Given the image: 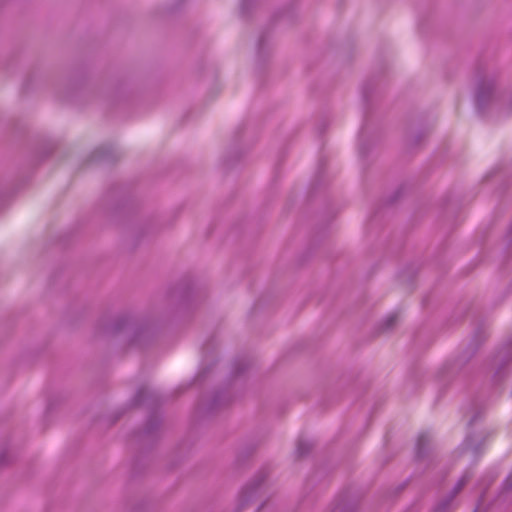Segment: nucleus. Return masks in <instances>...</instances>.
<instances>
[{
  "label": "nucleus",
  "instance_id": "4",
  "mask_svg": "<svg viewBox=\"0 0 512 512\" xmlns=\"http://www.w3.org/2000/svg\"><path fill=\"white\" fill-rule=\"evenodd\" d=\"M416 463L419 467L433 468L436 465V455L432 450V436L428 432L419 434L416 442Z\"/></svg>",
  "mask_w": 512,
  "mask_h": 512
},
{
  "label": "nucleus",
  "instance_id": "13",
  "mask_svg": "<svg viewBox=\"0 0 512 512\" xmlns=\"http://www.w3.org/2000/svg\"><path fill=\"white\" fill-rule=\"evenodd\" d=\"M230 401H231V396H230L229 392H227V391L219 392L213 397L211 403L209 404L208 409L211 411L218 409L221 406L228 404Z\"/></svg>",
  "mask_w": 512,
  "mask_h": 512
},
{
  "label": "nucleus",
  "instance_id": "10",
  "mask_svg": "<svg viewBox=\"0 0 512 512\" xmlns=\"http://www.w3.org/2000/svg\"><path fill=\"white\" fill-rule=\"evenodd\" d=\"M475 350L476 346L473 344L468 356L464 355L457 359L454 363H445L439 372L441 381H444L446 378L450 377L459 368V366L462 365L475 352Z\"/></svg>",
  "mask_w": 512,
  "mask_h": 512
},
{
  "label": "nucleus",
  "instance_id": "25",
  "mask_svg": "<svg viewBox=\"0 0 512 512\" xmlns=\"http://www.w3.org/2000/svg\"><path fill=\"white\" fill-rule=\"evenodd\" d=\"M207 373H208V372H207L206 370H204V369L200 370V371L198 372L197 376H196L195 381H196L197 383H201V382H202V381H204V379L206 378Z\"/></svg>",
  "mask_w": 512,
  "mask_h": 512
},
{
  "label": "nucleus",
  "instance_id": "5",
  "mask_svg": "<svg viewBox=\"0 0 512 512\" xmlns=\"http://www.w3.org/2000/svg\"><path fill=\"white\" fill-rule=\"evenodd\" d=\"M493 362L496 365L493 383L498 388L512 369V342L498 351Z\"/></svg>",
  "mask_w": 512,
  "mask_h": 512
},
{
  "label": "nucleus",
  "instance_id": "23",
  "mask_svg": "<svg viewBox=\"0 0 512 512\" xmlns=\"http://www.w3.org/2000/svg\"><path fill=\"white\" fill-rule=\"evenodd\" d=\"M1 461H2V467L5 464H7V463L12 461V457L10 455L9 450L6 447H4L3 444H2V458H1Z\"/></svg>",
  "mask_w": 512,
  "mask_h": 512
},
{
  "label": "nucleus",
  "instance_id": "18",
  "mask_svg": "<svg viewBox=\"0 0 512 512\" xmlns=\"http://www.w3.org/2000/svg\"><path fill=\"white\" fill-rule=\"evenodd\" d=\"M312 449V443L306 439H299L297 442L296 453L299 458L309 454Z\"/></svg>",
  "mask_w": 512,
  "mask_h": 512
},
{
  "label": "nucleus",
  "instance_id": "27",
  "mask_svg": "<svg viewBox=\"0 0 512 512\" xmlns=\"http://www.w3.org/2000/svg\"><path fill=\"white\" fill-rule=\"evenodd\" d=\"M506 237H507L508 241H512V221H511V224L509 225Z\"/></svg>",
  "mask_w": 512,
  "mask_h": 512
},
{
  "label": "nucleus",
  "instance_id": "26",
  "mask_svg": "<svg viewBox=\"0 0 512 512\" xmlns=\"http://www.w3.org/2000/svg\"><path fill=\"white\" fill-rule=\"evenodd\" d=\"M332 512H345V506H343L341 503L337 502L335 504V507L333 508Z\"/></svg>",
  "mask_w": 512,
  "mask_h": 512
},
{
  "label": "nucleus",
  "instance_id": "7",
  "mask_svg": "<svg viewBox=\"0 0 512 512\" xmlns=\"http://www.w3.org/2000/svg\"><path fill=\"white\" fill-rule=\"evenodd\" d=\"M488 432H472L469 431L460 447V450L464 454H470L471 457H476L481 451V447L484 444Z\"/></svg>",
  "mask_w": 512,
  "mask_h": 512
},
{
  "label": "nucleus",
  "instance_id": "21",
  "mask_svg": "<svg viewBox=\"0 0 512 512\" xmlns=\"http://www.w3.org/2000/svg\"><path fill=\"white\" fill-rule=\"evenodd\" d=\"M255 0H241L240 10L243 15L247 14L254 4Z\"/></svg>",
  "mask_w": 512,
  "mask_h": 512
},
{
  "label": "nucleus",
  "instance_id": "12",
  "mask_svg": "<svg viewBox=\"0 0 512 512\" xmlns=\"http://www.w3.org/2000/svg\"><path fill=\"white\" fill-rule=\"evenodd\" d=\"M249 366V361L246 356H239L234 359L232 363L231 375L233 378L241 376Z\"/></svg>",
  "mask_w": 512,
  "mask_h": 512
},
{
  "label": "nucleus",
  "instance_id": "6",
  "mask_svg": "<svg viewBox=\"0 0 512 512\" xmlns=\"http://www.w3.org/2000/svg\"><path fill=\"white\" fill-rule=\"evenodd\" d=\"M472 473L470 470H466L464 474L457 481L450 493L443 498L432 510V512H448L450 507L456 498V496L463 490L468 481L471 479Z\"/></svg>",
  "mask_w": 512,
  "mask_h": 512
},
{
  "label": "nucleus",
  "instance_id": "14",
  "mask_svg": "<svg viewBox=\"0 0 512 512\" xmlns=\"http://www.w3.org/2000/svg\"><path fill=\"white\" fill-rule=\"evenodd\" d=\"M112 159H114V155L110 146L98 147L93 153V160L95 161H110Z\"/></svg>",
  "mask_w": 512,
  "mask_h": 512
},
{
  "label": "nucleus",
  "instance_id": "19",
  "mask_svg": "<svg viewBox=\"0 0 512 512\" xmlns=\"http://www.w3.org/2000/svg\"><path fill=\"white\" fill-rule=\"evenodd\" d=\"M374 88L375 85L373 81H368L362 86V99L366 107L369 105L370 97L374 91Z\"/></svg>",
  "mask_w": 512,
  "mask_h": 512
},
{
  "label": "nucleus",
  "instance_id": "17",
  "mask_svg": "<svg viewBox=\"0 0 512 512\" xmlns=\"http://www.w3.org/2000/svg\"><path fill=\"white\" fill-rule=\"evenodd\" d=\"M194 288L192 284L185 282L180 285L177 294L183 303L189 302L193 296Z\"/></svg>",
  "mask_w": 512,
  "mask_h": 512
},
{
  "label": "nucleus",
  "instance_id": "8",
  "mask_svg": "<svg viewBox=\"0 0 512 512\" xmlns=\"http://www.w3.org/2000/svg\"><path fill=\"white\" fill-rule=\"evenodd\" d=\"M486 409L485 402L480 397L471 399L463 409V415L468 419L469 429L482 418Z\"/></svg>",
  "mask_w": 512,
  "mask_h": 512
},
{
  "label": "nucleus",
  "instance_id": "28",
  "mask_svg": "<svg viewBox=\"0 0 512 512\" xmlns=\"http://www.w3.org/2000/svg\"><path fill=\"white\" fill-rule=\"evenodd\" d=\"M398 197H399V195L397 194V195L393 198V200H392V201L397 200V198H398Z\"/></svg>",
  "mask_w": 512,
  "mask_h": 512
},
{
  "label": "nucleus",
  "instance_id": "15",
  "mask_svg": "<svg viewBox=\"0 0 512 512\" xmlns=\"http://www.w3.org/2000/svg\"><path fill=\"white\" fill-rule=\"evenodd\" d=\"M160 424L161 421L158 415L154 413L149 415L145 424L144 433L148 436L153 435L160 427Z\"/></svg>",
  "mask_w": 512,
  "mask_h": 512
},
{
  "label": "nucleus",
  "instance_id": "22",
  "mask_svg": "<svg viewBox=\"0 0 512 512\" xmlns=\"http://www.w3.org/2000/svg\"><path fill=\"white\" fill-rule=\"evenodd\" d=\"M502 490H503V492L512 491V471L508 474V476L503 481Z\"/></svg>",
  "mask_w": 512,
  "mask_h": 512
},
{
  "label": "nucleus",
  "instance_id": "1",
  "mask_svg": "<svg viewBox=\"0 0 512 512\" xmlns=\"http://www.w3.org/2000/svg\"><path fill=\"white\" fill-rule=\"evenodd\" d=\"M104 329L110 335H127L130 344L135 346L148 343L154 335L153 328L149 323L139 321L129 314L115 317Z\"/></svg>",
  "mask_w": 512,
  "mask_h": 512
},
{
  "label": "nucleus",
  "instance_id": "2",
  "mask_svg": "<svg viewBox=\"0 0 512 512\" xmlns=\"http://www.w3.org/2000/svg\"><path fill=\"white\" fill-rule=\"evenodd\" d=\"M475 78V107L479 115L485 116L490 107L498 104L500 97L496 92L495 79L493 76L488 74L485 67H477Z\"/></svg>",
  "mask_w": 512,
  "mask_h": 512
},
{
  "label": "nucleus",
  "instance_id": "11",
  "mask_svg": "<svg viewBox=\"0 0 512 512\" xmlns=\"http://www.w3.org/2000/svg\"><path fill=\"white\" fill-rule=\"evenodd\" d=\"M367 134H368V120H367V112H365L364 121L361 126L360 133H359V139H358L359 155L363 158L367 156L368 151H369V146L367 143L368 142Z\"/></svg>",
  "mask_w": 512,
  "mask_h": 512
},
{
  "label": "nucleus",
  "instance_id": "24",
  "mask_svg": "<svg viewBox=\"0 0 512 512\" xmlns=\"http://www.w3.org/2000/svg\"><path fill=\"white\" fill-rule=\"evenodd\" d=\"M214 349V340H209L206 342L202 347V352L205 355V357L208 355L210 350Z\"/></svg>",
  "mask_w": 512,
  "mask_h": 512
},
{
  "label": "nucleus",
  "instance_id": "16",
  "mask_svg": "<svg viewBox=\"0 0 512 512\" xmlns=\"http://www.w3.org/2000/svg\"><path fill=\"white\" fill-rule=\"evenodd\" d=\"M269 40L268 36L266 34H262L259 37L258 43H257V56L259 60H264L265 57L269 54Z\"/></svg>",
  "mask_w": 512,
  "mask_h": 512
},
{
  "label": "nucleus",
  "instance_id": "3",
  "mask_svg": "<svg viewBox=\"0 0 512 512\" xmlns=\"http://www.w3.org/2000/svg\"><path fill=\"white\" fill-rule=\"evenodd\" d=\"M267 476L268 470L263 468L242 488L238 496V510L243 509L261 494Z\"/></svg>",
  "mask_w": 512,
  "mask_h": 512
},
{
  "label": "nucleus",
  "instance_id": "9",
  "mask_svg": "<svg viewBox=\"0 0 512 512\" xmlns=\"http://www.w3.org/2000/svg\"><path fill=\"white\" fill-rule=\"evenodd\" d=\"M158 401H159L158 392L155 389H152L147 386H143L137 390V392L132 400V405L133 406H141V405L154 406L158 403Z\"/></svg>",
  "mask_w": 512,
  "mask_h": 512
},
{
  "label": "nucleus",
  "instance_id": "20",
  "mask_svg": "<svg viewBox=\"0 0 512 512\" xmlns=\"http://www.w3.org/2000/svg\"><path fill=\"white\" fill-rule=\"evenodd\" d=\"M396 322H397V314L396 313H391V314L387 315L382 320V322L380 324V329L382 331H388V330H390L391 328L394 327Z\"/></svg>",
  "mask_w": 512,
  "mask_h": 512
}]
</instances>
